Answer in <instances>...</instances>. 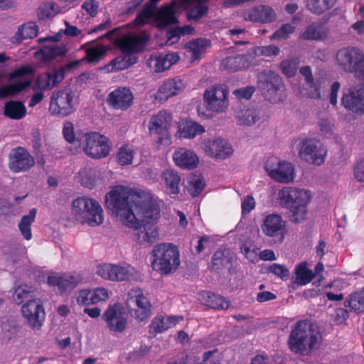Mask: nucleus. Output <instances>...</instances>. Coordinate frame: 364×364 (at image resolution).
<instances>
[{"mask_svg":"<svg viewBox=\"0 0 364 364\" xmlns=\"http://www.w3.org/2000/svg\"><path fill=\"white\" fill-rule=\"evenodd\" d=\"M78 102L76 94L65 87L53 93L49 109L53 114L66 116L76 109Z\"/></svg>","mask_w":364,"mask_h":364,"instance_id":"11","label":"nucleus"},{"mask_svg":"<svg viewBox=\"0 0 364 364\" xmlns=\"http://www.w3.org/2000/svg\"><path fill=\"white\" fill-rule=\"evenodd\" d=\"M37 213L36 208H32L28 215H24L21 218L20 223H18V229L21 232V235L26 240L32 239V232L31 225L34 222Z\"/></svg>","mask_w":364,"mask_h":364,"instance_id":"45","label":"nucleus"},{"mask_svg":"<svg viewBox=\"0 0 364 364\" xmlns=\"http://www.w3.org/2000/svg\"><path fill=\"white\" fill-rule=\"evenodd\" d=\"M136 63V58L129 55L118 56L113 59L105 69L108 73L117 72L129 68Z\"/></svg>","mask_w":364,"mask_h":364,"instance_id":"44","label":"nucleus"},{"mask_svg":"<svg viewBox=\"0 0 364 364\" xmlns=\"http://www.w3.org/2000/svg\"><path fill=\"white\" fill-rule=\"evenodd\" d=\"M299 60L297 58L284 60L281 62L280 68L282 73L287 77H291L296 73Z\"/></svg>","mask_w":364,"mask_h":364,"instance_id":"55","label":"nucleus"},{"mask_svg":"<svg viewBox=\"0 0 364 364\" xmlns=\"http://www.w3.org/2000/svg\"><path fill=\"white\" fill-rule=\"evenodd\" d=\"M34 75L29 65L16 68L8 75L9 84L0 87V99L14 96L31 85Z\"/></svg>","mask_w":364,"mask_h":364,"instance_id":"7","label":"nucleus"},{"mask_svg":"<svg viewBox=\"0 0 364 364\" xmlns=\"http://www.w3.org/2000/svg\"><path fill=\"white\" fill-rule=\"evenodd\" d=\"M63 134L74 154L82 149L87 156L95 159L105 158L109 154L111 143L107 136L99 132H75L73 123L66 122L63 124Z\"/></svg>","mask_w":364,"mask_h":364,"instance_id":"2","label":"nucleus"},{"mask_svg":"<svg viewBox=\"0 0 364 364\" xmlns=\"http://www.w3.org/2000/svg\"><path fill=\"white\" fill-rule=\"evenodd\" d=\"M96 274L104 280L114 282V264H100L97 267Z\"/></svg>","mask_w":364,"mask_h":364,"instance_id":"58","label":"nucleus"},{"mask_svg":"<svg viewBox=\"0 0 364 364\" xmlns=\"http://www.w3.org/2000/svg\"><path fill=\"white\" fill-rule=\"evenodd\" d=\"M26 106L20 101L11 100L4 105V114L12 119H21L26 114Z\"/></svg>","mask_w":364,"mask_h":364,"instance_id":"41","label":"nucleus"},{"mask_svg":"<svg viewBox=\"0 0 364 364\" xmlns=\"http://www.w3.org/2000/svg\"><path fill=\"white\" fill-rule=\"evenodd\" d=\"M205 131L204 127L192 120H181L178 124V135L179 138L193 139Z\"/></svg>","mask_w":364,"mask_h":364,"instance_id":"34","label":"nucleus"},{"mask_svg":"<svg viewBox=\"0 0 364 364\" xmlns=\"http://www.w3.org/2000/svg\"><path fill=\"white\" fill-rule=\"evenodd\" d=\"M136 154V149L133 146H122L117 154V161L122 166L131 164Z\"/></svg>","mask_w":364,"mask_h":364,"instance_id":"48","label":"nucleus"},{"mask_svg":"<svg viewBox=\"0 0 364 364\" xmlns=\"http://www.w3.org/2000/svg\"><path fill=\"white\" fill-rule=\"evenodd\" d=\"M258 86L264 98L272 103L282 102L286 99L284 85L281 77L272 71H264L259 75Z\"/></svg>","mask_w":364,"mask_h":364,"instance_id":"8","label":"nucleus"},{"mask_svg":"<svg viewBox=\"0 0 364 364\" xmlns=\"http://www.w3.org/2000/svg\"><path fill=\"white\" fill-rule=\"evenodd\" d=\"M70 68V66L67 65L38 75L32 87L33 90L45 92L52 90L64 79L65 70Z\"/></svg>","mask_w":364,"mask_h":364,"instance_id":"18","label":"nucleus"},{"mask_svg":"<svg viewBox=\"0 0 364 364\" xmlns=\"http://www.w3.org/2000/svg\"><path fill=\"white\" fill-rule=\"evenodd\" d=\"M38 33V26L34 22H27L19 26L11 38L12 43H20L23 41L35 38Z\"/></svg>","mask_w":364,"mask_h":364,"instance_id":"35","label":"nucleus"},{"mask_svg":"<svg viewBox=\"0 0 364 364\" xmlns=\"http://www.w3.org/2000/svg\"><path fill=\"white\" fill-rule=\"evenodd\" d=\"M223 356L218 350L204 353L202 361L198 364H221Z\"/></svg>","mask_w":364,"mask_h":364,"instance_id":"61","label":"nucleus"},{"mask_svg":"<svg viewBox=\"0 0 364 364\" xmlns=\"http://www.w3.org/2000/svg\"><path fill=\"white\" fill-rule=\"evenodd\" d=\"M336 0H308L307 8L311 12L321 14L331 9Z\"/></svg>","mask_w":364,"mask_h":364,"instance_id":"49","label":"nucleus"},{"mask_svg":"<svg viewBox=\"0 0 364 364\" xmlns=\"http://www.w3.org/2000/svg\"><path fill=\"white\" fill-rule=\"evenodd\" d=\"M321 336L311 323L300 321L292 328L288 341L289 349L299 354H309L319 348Z\"/></svg>","mask_w":364,"mask_h":364,"instance_id":"3","label":"nucleus"},{"mask_svg":"<svg viewBox=\"0 0 364 364\" xmlns=\"http://www.w3.org/2000/svg\"><path fill=\"white\" fill-rule=\"evenodd\" d=\"M193 31V28L190 26H184L183 27H176L168 32V40L167 42L169 44H172L178 41V38L181 36L186 34H191Z\"/></svg>","mask_w":364,"mask_h":364,"instance_id":"57","label":"nucleus"},{"mask_svg":"<svg viewBox=\"0 0 364 364\" xmlns=\"http://www.w3.org/2000/svg\"><path fill=\"white\" fill-rule=\"evenodd\" d=\"M70 214L82 225L97 227L104 222V211L100 203L90 196H79L70 205Z\"/></svg>","mask_w":364,"mask_h":364,"instance_id":"4","label":"nucleus"},{"mask_svg":"<svg viewBox=\"0 0 364 364\" xmlns=\"http://www.w3.org/2000/svg\"><path fill=\"white\" fill-rule=\"evenodd\" d=\"M127 305L128 309L132 307L151 309L149 299L144 295L141 289H133L130 290L127 295Z\"/></svg>","mask_w":364,"mask_h":364,"instance_id":"38","label":"nucleus"},{"mask_svg":"<svg viewBox=\"0 0 364 364\" xmlns=\"http://www.w3.org/2000/svg\"><path fill=\"white\" fill-rule=\"evenodd\" d=\"M258 247L252 242L247 241L241 247V252L245 257L252 262L259 261Z\"/></svg>","mask_w":364,"mask_h":364,"instance_id":"54","label":"nucleus"},{"mask_svg":"<svg viewBox=\"0 0 364 364\" xmlns=\"http://www.w3.org/2000/svg\"><path fill=\"white\" fill-rule=\"evenodd\" d=\"M200 147L205 154L216 159H226L233 154L231 144L228 141L221 137L204 139L200 144Z\"/></svg>","mask_w":364,"mask_h":364,"instance_id":"16","label":"nucleus"},{"mask_svg":"<svg viewBox=\"0 0 364 364\" xmlns=\"http://www.w3.org/2000/svg\"><path fill=\"white\" fill-rule=\"evenodd\" d=\"M251 57L253 58L254 66L259 63V57H272L277 56L280 53V49L274 45H269L264 46H256L250 50Z\"/></svg>","mask_w":364,"mask_h":364,"instance_id":"40","label":"nucleus"},{"mask_svg":"<svg viewBox=\"0 0 364 364\" xmlns=\"http://www.w3.org/2000/svg\"><path fill=\"white\" fill-rule=\"evenodd\" d=\"M154 16V8L146 7L141 13H139L135 19V23L138 26H142L149 23Z\"/></svg>","mask_w":364,"mask_h":364,"instance_id":"63","label":"nucleus"},{"mask_svg":"<svg viewBox=\"0 0 364 364\" xmlns=\"http://www.w3.org/2000/svg\"><path fill=\"white\" fill-rule=\"evenodd\" d=\"M54 4L49 1L39 6L37 11V16L40 19H45L54 15Z\"/></svg>","mask_w":364,"mask_h":364,"instance_id":"62","label":"nucleus"},{"mask_svg":"<svg viewBox=\"0 0 364 364\" xmlns=\"http://www.w3.org/2000/svg\"><path fill=\"white\" fill-rule=\"evenodd\" d=\"M267 175L274 181L288 184L296 178L294 166L286 161H279L275 157H269L265 164Z\"/></svg>","mask_w":364,"mask_h":364,"instance_id":"12","label":"nucleus"},{"mask_svg":"<svg viewBox=\"0 0 364 364\" xmlns=\"http://www.w3.org/2000/svg\"><path fill=\"white\" fill-rule=\"evenodd\" d=\"M364 299L361 293L353 294L350 298L345 301V306L354 311H362L363 309Z\"/></svg>","mask_w":364,"mask_h":364,"instance_id":"60","label":"nucleus"},{"mask_svg":"<svg viewBox=\"0 0 364 364\" xmlns=\"http://www.w3.org/2000/svg\"><path fill=\"white\" fill-rule=\"evenodd\" d=\"M179 60L176 53H160L149 58L148 65L152 71L161 73L170 68Z\"/></svg>","mask_w":364,"mask_h":364,"instance_id":"30","label":"nucleus"},{"mask_svg":"<svg viewBox=\"0 0 364 364\" xmlns=\"http://www.w3.org/2000/svg\"><path fill=\"white\" fill-rule=\"evenodd\" d=\"M134 100V94L129 87H120L108 95L107 102L115 109L127 110L132 106Z\"/></svg>","mask_w":364,"mask_h":364,"instance_id":"24","label":"nucleus"},{"mask_svg":"<svg viewBox=\"0 0 364 364\" xmlns=\"http://www.w3.org/2000/svg\"><path fill=\"white\" fill-rule=\"evenodd\" d=\"M262 232L269 237H279L282 240L286 232V221L279 214H269L261 224Z\"/></svg>","mask_w":364,"mask_h":364,"instance_id":"21","label":"nucleus"},{"mask_svg":"<svg viewBox=\"0 0 364 364\" xmlns=\"http://www.w3.org/2000/svg\"><path fill=\"white\" fill-rule=\"evenodd\" d=\"M110 296V291L105 287H98L91 289V304H96L106 301Z\"/></svg>","mask_w":364,"mask_h":364,"instance_id":"59","label":"nucleus"},{"mask_svg":"<svg viewBox=\"0 0 364 364\" xmlns=\"http://www.w3.org/2000/svg\"><path fill=\"white\" fill-rule=\"evenodd\" d=\"M109 331L115 333L123 332L127 325V314L119 304L109 306L102 315Z\"/></svg>","mask_w":364,"mask_h":364,"instance_id":"17","label":"nucleus"},{"mask_svg":"<svg viewBox=\"0 0 364 364\" xmlns=\"http://www.w3.org/2000/svg\"><path fill=\"white\" fill-rule=\"evenodd\" d=\"M186 87L185 82L179 77L165 80L159 87L154 99L158 102H164L169 98L181 94Z\"/></svg>","mask_w":364,"mask_h":364,"instance_id":"20","label":"nucleus"},{"mask_svg":"<svg viewBox=\"0 0 364 364\" xmlns=\"http://www.w3.org/2000/svg\"><path fill=\"white\" fill-rule=\"evenodd\" d=\"M314 276L313 271L307 267L306 263L301 262L295 267L294 282L304 286L310 283Z\"/></svg>","mask_w":364,"mask_h":364,"instance_id":"43","label":"nucleus"},{"mask_svg":"<svg viewBox=\"0 0 364 364\" xmlns=\"http://www.w3.org/2000/svg\"><path fill=\"white\" fill-rule=\"evenodd\" d=\"M151 261L152 269L162 275L175 272L180 266V252L171 243H161L154 247Z\"/></svg>","mask_w":364,"mask_h":364,"instance_id":"5","label":"nucleus"},{"mask_svg":"<svg viewBox=\"0 0 364 364\" xmlns=\"http://www.w3.org/2000/svg\"><path fill=\"white\" fill-rule=\"evenodd\" d=\"M107 48L102 44H92L86 49L85 59L88 62L99 61L105 54Z\"/></svg>","mask_w":364,"mask_h":364,"instance_id":"50","label":"nucleus"},{"mask_svg":"<svg viewBox=\"0 0 364 364\" xmlns=\"http://www.w3.org/2000/svg\"><path fill=\"white\" fill-rule=\"evenodd\" d=\"M299 157L309 164L320 166L325 161L326 147L315 139H304L298 144Z\"/></svg>","mask_w":364,"mask_h":364,"instance_id":"9","label":"nucleus"},{"mask_svg":"<svg viewBox=\"0 0 364 364\" xmlns=\"http://www.w3.org/2000/svg\"><path fill=\"white\" fill-rule=\"evenodd\" d=\"M260 119V112L253 108L242 109L237 115V123L242 126H252L258 122Z\"/></svg>","mask_w":364,"mask_h":364,"instance_id":"42","label":"nucleus"},{"mask_svg":"<svg viewBox=\"0 0 364 364\" xmlns=\"http://www.w3.org/2000/svg\"><path fill=\"white\" fill-rule=\"evenodd\" d=\"M175 164L181 168L191 170L196 168L199 164V157L192 150L178 148L173 154Z\"/></svg>","mask_w":364,"mask_h":364,"instance_id":"29","label":"nucleus"},{"mask_svg":"<svg viewBox=\"0 0 364 364\" xmlns=\"http://www.w3.org/2000/svg\"><path fill=\"white\" fill-rule=\"evenodd\" d=\"M327 36L326 30L321 26L315 23L311 24L302 33L301 38L305 40H322Z\"/></svg>","mask_w":364,"mask_h":364,"instance_id":"47","label":"nucleus"},{"mask_svg":"<svg viewBox=\"0 0 364 364\" xmlns=\"http://www.w3.org/2000/svg\"><path fill=\"white\" fill-rule=\"evenodd\" d=\"M82 278L79 274L50 273L47 279L50 286L57 287L60 291L64 292L74 289Z\"/></svg>","mask_w":364,"mask_h":364,"instance_id":"25","label":"nucleus"},{"mask_svg":"<svg viewBox=\"0 0 364 364\" xmlns=\"http://www.w3.org/2000/svg\"><path fill=\"white\" fill-rule=\"evenodd\" d=\"M75 177L77 182L88 189H93L103 182L102 172L90 166L81 168Z\"/></svg>","mask_w":364,"mask_h":364,"instance_id":"28","label":"nucleus"},{"mask_svg":"<svg viewBox=\"0 0 364 364\" xmlns=\"http://www.w3.org/2000/svg\"><path fill=\"white\" fill-rule=\"evenodd\" d=\"M34 164L33 157L22 147L13 149L9 154V166L14 172L26 171L30 169Z\"/></svg>","mask_w":364,"mask_h":364,"instance_id":"23","label":"nucleus"},{"mask_svg":"<svg viewBox=\"0 0 364 364\" xmlns=\"http://www.w3.org/2000/svg\"><path fill=\"white\" fill-rule=\"evenodd\" d=\"M36 289L32 285L21 284L14 288L12 297L17 304H22L26 299L31 297L36 292Z\"/></svg>","mask_w":364,"mask_h":364,"instance_id":"46","label":"nucleus"},{"mask_svg":"<svg viewBox=\"0 0 364 364\" xmlns=\"http://www.w3.org/2000/svg\"><path fill=\"white\" fill-rule=\"evenodd\" d=\"M183 320V316H159L155 317L149 326L150 332L160 333L175 326Z\"/></svg>","mask_w":364,"mask_h":364,"instance_id":"33","label":"nucleus"},{"mask_svg":"<svg viewBox=\"0 0 364 364\" xmlns=\"http://www.w3.org/2000/svg\"><path fill=\"white\" fill-rule=\"evenodd\" d=\"M205 186L201 178H192L189 181L188 191L193 196H197L202 191Z\"/></svg>","mask_w":364,"mask_h":364,"instance_id":"64","label":"nucleus"},{"mask_svg":"<svg viewBox=\"0 0 364 364\" xmlns=\"http://www.w3.org/2000/svg\"><path fill=\"white\" fill-rule=\"evenodd\" d=\"M324 80L318 78L305 84L306 95L312 99L318 100L321 98V89L323 87Z\"/></svg>","mask_w":364,"mask_h":364,"instance_id":"51","label":"nucleus"},{"mask_svg":"<svg viewBox=\"0 0 364 364\" xmlns=\"http://www.w3.org/2000/svg\"><path fill=\"white\" fill-rule=\"evenodd\" d=\"M242 17L245 21L258 23H269L277 18L275 11L267 5H259L242 11Z\"/></svg>","mask_w":364,"mask_h":364,"instance_id":"22","label":"nucleus"},{"mask_svg":"<svg viewBox=\"0 0 364 364\" xmlns=\"http://www.w3.org/2000/svg\"><path fill=\"white\" fill-rule=\"evenodd\" d=\"M149 40V36L145 33L129 34L118 39L117 44L123 53H135L141 50Z\"/></svg>","mask_w":364,"mask_h":364,"instance_id":"26","label":"nucleus"},{"mask_svg":"<svg viewBox=\"0 0 364 364\" xmlns=\"http://www.w3.org/2000/svg\"><path fill=\"white\" fill-rule=\"evenodd\" d=\"M107 207L125 226L139 230L136 241L151 245L159 237L156 225L160 218L161 200L150 192L125 186H115L106 195Z\"/></svg>","mask_w":364,"mask_h":364,"instance_id":"1","label":"nucleus"},{"mask_svg":"<svg viewBox=\"0 0 364 364\" xmlns=\"http://www.w3.org/2000/svg\"><path fill=\"white\" fill-rule=\"evenodd\" d=\"M21 312L31 328L34 330L41 328L45 320L46 312L43 301L40 298L28 299L21 306Z\"/></svg>","mask_w":364,"mask_h":364,"instance_id":"14","label":"nucleus"},{"mask_svg":"<svg viewBox=\"0 0 364 364\" xmlns=\"http://www.w3.org/2000/svg\"><path fill=\"white\" fill-rule=\"evenodd\" d=\"M335 63L339 69L364 79V53L359 48L345 47L339 49L336 53Z\"/></svg>","mask_w":364,"mask_h":364,"instance_id":"6","label":"nucleus"},{"mask_svg":"<svg viewBox=\"0 0 364 364\" xmlns=\"http://www.w3.org/2000/svg\"><path fill=\"white\" fill-rule=\"evenodd\" d=\"M198 300L208 307L216 309H227L230 301L224 297L210 291H202L198 294Z\"/></svg>","mask_w":364,"mask_h":364,"instance_id":"36","label":"nucleus"},{"mask_svg":"<svg viewBox=\"0 0 364 364\" xmlns=\"http://www.w3.org/2000/svg\"><path fill=\"white\" fill-rule=\"evenodd\" d=\"M161 179L168 194L177 195L179 193L181 177L173 170H166L161 174Z\"/></svg>","mask_w":364,"mask_h":364,"instance_id":"39","label":"nucleus"},{"mask_svg":"<svg viewBox=\"0 0 364 364\" xmlns=\"http://www.w3.org/2000/svg\"><path fill=\"white\" fill-rule=\"evenodd\" d=\"M173 115L167 110H160L154 114L148 122V129L151 134L159 136L158 142L170 144L171 135L169 129L172 125Z\"/></svg>","mask_w":364,"mask_h":364,"instance_id":"10","label":"nucleus"},{"mask_svg":"<svg viewBox=\"0 0 364 364\" xmlns=\"http://www.w3.org/2000/svg\"><path fill=\"white\" fill-rule=\"evenodd\" d=\"M60 35H56L55 36H49L46 38H39L38 41L40 43L50 41L53 43L45 46L41 49V53L43 59L45 60H52L57 57H62L65 55L67 53V48L63 44H56L55 42L58 41L60 38Z\"/></svg>","mask_w":364,"mask_h":364,"instance_id":"31","label":"nucleus"},{"mask_svg":"<svg viewBox=\"0 0 364 364\" xmlns=\"http://www.w3.org/2000/svg\"><path fill=\"white\" fill-rule=\"evenodd\" d=\"M252 66H254L253 58L249 50L245 55H236L223 59L220 68L228 72H235Z\"/></svg>","mask_w":364,"mask_h":364,"instance_id":"27","label":"nucleus"},{"mask_svg":"<svg viewBox=\"0 0 364 364\" xmlns=\"http://www.w3.org/2000/svg\"><path fill=\"white\" fill-rule=\"evenodd\" d=\"M210 46V42L205 38H196L188 42L185 48L190 55L191 60L200 59L206 53L207 49Z\"/></svg>","mask_w":364,"mask_h":364,"instance_id":"37","label":"nucleus"},{"mask_svg":"<svg viewBox=\"0 0 364 364\" xmlns=\"http://www.w3.org/2000/svg\"><path fill=\"white\" fill-rule=\"evenodd\" d=\"M342 105L357 114L364 113V83L350 87L341 98Z\"/></svg>","mask_w":364,"mask_h":364,"instance_id":"19","label":"nucleus"},{"mask_svg":"<svg viewBox=\"0 0 364 364\" xmlns=\"http://www.w3.org/2000/svg\"><path fill=\"white\" fill-rule=\"evenodd\" d=\"M203 101L208 111L215 113L225 112L229 106L228 90L225 85H215L206 89Z\"/></svg>","mask_w":364,"mask_h":364,"instance_id":"13","label":"nucleus"},{"mask_svg":"<svg viewBox=\"0 0 364 364\" xmlns=\"http://www.w3.org/2000/svg\"><path fill=\"white\" fill-rule=\"evenodd\" d=\"M295 31V27L292 23H284L271 36V40H286Z\"/></svg>","mask_w":364,"mask_h":364,"instance_id":"56","label":"nucleus"},{"mask_svg":"<svg viewBox=\"0 0 364 364\" xmlns=\"http://www.w3.org/2000/svg\"><path fill=\"white\" fill-rule=\"evenodd\" d=\"M312 198L310 191L305 188L285 187L278 193V201L282 206L309 205Z\"/></svg>","mask_w":364,"mask_h":364,"instance_id":"15","label":"nucleus"},{"mask_svg":"<svg viewBox=\"0 0 364 364\" xmlns=\"http://www.w3.org/2000/svg\"><path fill=\"white\" fill-rule=\"evenodd\" d=\"M309 205H298L293 206H284L290 211L291 220L294 223H300L307 218Z\"/></svg>","mask_w":364,"mask_h":364,"instance_id":"52","label":"nucleus"},{"mask_svg":"<svg viewBox=\"0 0 364 364\" xmlns=\"http://www.w3.org/2000/svg\"><path fill=\"white\" fill-rule=\"evenodd\" d=\"M206 0H190V19H197L203 16L206 11Z\"/></svg>","mask_w":364,"mask_h":364,"instance_id":"53","label":"nucleus"},{"mask_svg":"<svg viewBox=\"0 0 364 364\" xmlns=\"http://www.w3.org/2000/svg\"><path fill=\"white\" fill-rule=\"evenodd\" d=\"M140 278L139 271L127 263L114 264V282L138 280Z\"/></svg>","mask_w":364,"mask_h":364,"instance_id":"32","label":"nucleus"}]
</instances>
